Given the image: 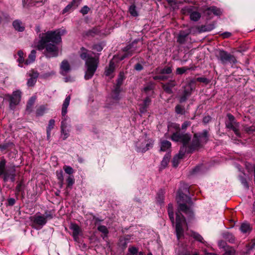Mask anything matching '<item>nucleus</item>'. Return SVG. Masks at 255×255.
Listing matches in <instances>:
<instances>
[{"label":"nucleus","mask_w":255,"mask_h":255,"mask_svg":"<svg viewBox=\"0 0 255 255\" xmlns=\"http://www.w3.org/2000/svg\"><path fill=\"white\" fill-rule=\"evenodd\" d=\"M56 176L58 180L63 183L64 181V177L63 171L62 170H57L56 171Z\"/></svg>","instance_id":"3c124183"},{"label":"nucleus","mask_w":255,"mask_h":255,"mask_svg":"<svg viewBox=\"0 0 255 255\" xmlns=\"http://www.w3.org/2000/svg\"><path fill=\"white\" fill-rule=\"evenodd\" d=\"M36 52L35 50H32L28 55V59L25 61V65H28L33 62L36 58Z\"/></svg>","instance_id":"a878e982"},{"label":"nucleus","mask_w":255,"mask_h":255,"mask_svg":"<svg viewBox=\"0 0 255 255\" xmlns=\"http://www.w3.org/2000/svg\"><path fill=\"white\" fill-rule=\"evenodd\" d=\"M61 74L63 76H65L70 71V66L67 60H63L60 66Z\"/></svg>","instance_id":"6ab92c4d"},{"label":"nucleus","mask_w":255,"mask_h":255,"mask_svg":"<svg viewBox=\"0 0 255 255\" xmlns=\"http://www.w3.org/2000/svg\"><path fill=\"white\" fill-rule=\"evenodd\" d=\"M63 169L67 174H68L69 175L72 174L74 173V169L70 166H64Z\"/></svg>","instance_id":"5fc2aeb1"},{"label":"nucleus","mask_w":255,"mask_h":255,"mask_svg":"<svg viewBox=\"0 0 255 255\" xmlns=\"http://www.w3.org/2000/svg\"><path fill=\"white\" fill-rule=\"evenodd\" d=\"M70 99L71 97L70 95L67 96L63 103L62 107L61 115L63 118L61 123V131L62 137L64 140L66 139L69 136V130H66L67 124L66 122L68 117L66 115L67 113V108L69 105Z\"/></svg>","instance_id":"0eeeda50"},{"label":"nucleus","mask_w":255,"mask_h":255,"mask_svg":"<svg viewBox=\"0 0 255 255\" xmlns=\"http://www.w3.org/2000/svg\"><path fill=\"white\" fill-rule=\"evenodd\" d=\"M197 81L200 82L207 83L208 82V79L204 77H198L197 79Z\"/></svg>","instance_id":"338daca9"},{"label":"nucleus","mask_w":255,"mask_h":255,"mask_svg":"<svg viewBox=\"0 0 255 255\" xmlns=\"http://www.w3.org/2000/svg\"><path fill=\"white\" fill-rule=\"evenodd\" d=\"M98 230L100 232L104 234L105 236H107L109 233L108 228L104 225H100L98 227Z\"/></svg>","instance_id":"09e8293b"},{"label":"nucleus","mask_w":255,"mask_h":255,"mask_svg":"<svg viewBox=\"0 0 255 255\" xmlns=\"http://www.w3.org/2000/svg\"><path fill=\"white\" fill-rule=\"evenodd\" d=\"M125 76L124 73L120 72L118 76V78L117 80V84L115 87L121 88V86L122 85Z\"/></svg>","instance_id":"4c0bfd02"},{"label":"nucleus","mask_w":255,"mask_h":255,"mask_svg":"<svg viewBox=\"0 0 255 255\" xmlns=\"http://www.w3.org/2000/svg\"><path fill=\"white\" fill-rule=\"evenodd\" d=\"M16 176V167L14 165H6V161L4 158L0 160V178L4 182L10 181L14 182Z\"/></svg>","instance_id":"423d86ee"},{"label":"nucleus","mask_w":255,"mask_h":255,"mask_svg":"<svg viewBox=\"0 0 255 255\" xmlns=\"http://www.w3.org/2000/svg\"><path fill=\"white\" fill-rule=\"evenodd\" d=\"M36 98L34 97H31L28 101L27 106H26V110L29 112L31 111V108L33 105Z\"/></svg>","instance_id":"79ce46f5"},{"label":"nucleus","mask_w":255,"mask_h":255,"mask_svg":"<svg viewBox=\"0 0 255 255\" xmlns=\"http://www.w3.org/2000/svg\"><path fill=\"white\" fill-rule=\"evenodd\" d=\"M169 158H170L168 154H166L164 156V157L161 162V164L163 167H165L167 165V164L169 161Z\"/></svg>","instance_id":"603ef678"},{"label":"nucleus","mask_w":255,"mask_h":255,"mask_svg":"<svg viewBox=\"0 0 255 255\" xmlns=\"http://www.w3.org/2000/svg\"><path fill=\"white\" fill-rule=\"evenodd\" d=\"M12 25L15 30L19 31L22 32L25 29V27L22 22L18 19L15 20L12 22Z\"/></svg>","instance_id":"412c9836"},{"label":"nucleus","mask_w":255,"mask_h":255,"mask_svg":"<svg viewBox=\"0 0 255 255\" xmlns=\"http://www.w3.org/2000/svg\"><path fill=\"white\" fill-rule=\"evenodd\" d=\"M168 213L170 220L173 224L174 223L173 206L172 204H169L168 205Z\"/></svg>","instance_id":"7c9ffc66"},{"label":"nucleus","mask_w":255,"mask_h":255,"mask_svg":"<svg viewBox=\"0 0 255 255\" xmlns=\"http://www.w3.org/2000/svg\"><path fill=\"white\" fill-rule=\"evenodd\" d=\"M193 91V89L191 84H188L184 86L183 93L179 98V102L181 103L185 102L191 95Z\"/></svg>","instance_id":"ddd939ff"},{"label":"nucleus","mask_w":255,"mask_h":255,"mask_svg":"<svg viewBox=\"0 0 255 255\" xmlns=\"http://www.w3.org/2000/svg\"><path fill=\"white\" fill-rule=\"evenodd\" d=\"M28 75L30 78L27 80V85L28 87H33L36 82L39 73L37 71L32 70L29 72Z\"/></svg>","instance_id":"f3484780"},{"label":"nucleus","mask_w":255,"mask_h":255,"mask_svg":"<svg viewBox=\"0 0 255 255\" xmlns=\"http://www.w3.org/2000/svg\"><path fill=\"white\" fill-rule=\"evenodd\" d=\"M209 137V134L207 129H204L202 132L195 133L191 143L189 144L188 141L187 144V152L191 153L203 146L208 142Z\"/></svg>","instance_id":"39448f33"},{"label":"nucleus","mask_w":255,"mask_h":255,"mask_svg":"<svg viewBox=\"0 0 255 255\" xmlns=\"http://www.w3.org/2000/svg\"><path fill=\"white\" fill-rule=\"evenodd\" d=\"M14 146V144L12 142L5 141L4 142L0 144V150L3 151L5 150L11 149Z\"/></svg>","instance_id":"b1692460"},{"label":"nucleus","mask_w":255,"mask_h":255,"mask_svg":"<svg viewBox=\"0 0 255 255\" xmlns=\"http://www.w3.org/2000/svg\"><path fill=\"white\" fill-rule=\"evenodd\" d=\"M177 200L178 206V211L176 213L175 229L176 236L179 240L183 235L184 227L187 226L185 219L180 212L184 213L191 218L193 216L192 210L186 205L187 203L189 205L192 203L189 196V188L188 185L184 184L182 188L179 189Z\"/></svg>","instance_id":"f257e3e1"},{"label":"nucleus","mask_w":255,"mask_h":255,"mask_svg":"<svg viewBox=\"0 0 255 255\" xmlns=\"http://www.w3.org/2000/svg\"><path fill=\"white\" fill-rule=\"evenodd\" d=\"M24 184L23 181H20L17 183V185L15 188V192L16 194L20 192L24 193Z\"/></svg>","instance_id":"f704fd0d"},{"label":"nucleus","mask_w":255,"mask_h":255,"mask_svg":"<svg viewBox=\"0 0 255 255\" xmlns=\"http://www.w3.org/2000/svg\"><path fill=\"white\" fill-rule=\"evenodd\" d=\"M244 129L247 133L251 134L255 131V127L254 126L249 127L246 125L244 126Z\"/></svg>","instance_id":"49530a36"},{"label":"nucleus","mask_w":255,"mask_h":255,"mask_svg":"<svg viewBox=\"0 0 255 255\" xmlns=\"http://www.w3.org/2000/svg\"><path fill=\"white\" fill-rule=\"evenodd\" d=\"M115 69V63L113 61L111 60L109 66L106 67L105 74L107 76H110L114 71Z\"/></svg>","instance_id":"4be33fe9"},{"label":"nucleus","mask_w":255,"mask_h":255,"mask_svg":"<svg viewBox=\"0 0 255 255\" xmlns=\"http://www.w3.org/2000/svg\"><path fill=\"white\" fill-rule=\"evenodd\" d=\"M207 11L208 14L213 13L215 15L220 16L222 14L221 9L215 6H212L208 8Z\"/></svg>","instance_id":"5701e85b"},{"label":"nucleus","mask_w":255,"mask_h":255,"mask_svg":"<svg viewBox=\"0 0 255 255\" xmlns=\"http://www.w3.org/2000/svg\"><path fill=\"white\" fill-rule=\"evenodd\" d=\"M80 56L83 60H85L86 71L84 76L85 80H88L92 78L96 71L99 63L98 56H92L91 52L82 47L81 48Z\"/></svg>","instance_id":"7ed1b4c3"},{"label":"nucleus","mask_w":255,"mask_h":255,"mask_svg":"<svg viewBox=\"0 0 255 255\" xmlns=\"http://www.w3.org/2000/svg\"><path fill=\"white\" fill-rule=\"evenodd\" d=\"M191 125V122L189 121H186L184 122L182 126H181V128L183 130H185L187 127H189Z\"/></svg>","instance_id":"0e129e2a"},{"label":"nucleus","mask_w":255,"mask_h":255,"mask_svg":"<svg viewBox=\"0 0 255 255\" xmlns=\"http://www.w3.org/2000/svg\"><path fill=\"white\" fill-rule=\"evenodd\" d=\"M134 69L138 71H141L143 69V66L140 63H137L134 66Z\"/></svg>","instance_id":"69168bd1"},{"label":"nucleus","mask_w":255,"mask_h":255,"mask_svg":"<svg viewBox=\"0 0 255 255\" xmlns=\"http://www.w3.org/2000/svg\"><path fill=\"white\" fill-rule=\"evenodd\" d=\"M128 12L133 17H136L138 16V12L137 11L136 7L134 3L132 4L129 7Z\"/></svg>","instance_id":"473e14b6"},{"label":"nucleus","mask_w":255,"mask_h":255,"mask_svg":"<svg viewBox=\"0 0 255 255\" xmlns=\"http://www.w3.org/2000/svg\"><path fill=\"white\" fill-rule=\"evenodd\" d=\"M89 10V8L87 6L85 5L81 8L80 12L83 14H86L88 13Z\"/></svg>","instance_id":"e2e57ef3"},{"label":"nucleus","mask_w":255,"mask_h":255,"mask_svg":"<svg viewBox=\"0 0 255 255\" xmlns=\"http://www.w3.org/2000/svg\"><path fill=\"white\" fill-rule=\"evenodd\" d=\"M240 229L241 231L243 233H249L252 230V228L250 225L247 223H244L241 224Z\"/></svg>","instance_id":"c756f323"},{"label":"nucleus","mask_w":255,"mask_h":255,"mask_svg":"<svg viewBox=\"0 0 255 255\" xmlns=\"http://www.w3.org/2000/svg\"><path fill=\"white\" fill-rule=\"evenodd\" d=\"M154 80L164 81L167 79V76L164 75H158L153 77Z\"/></svg>","instance_id":"bf43d9fd"},{"label":"nucleus","mask_w":255,"mask_h":255,"mask_svg":"<svg viewBox=\"0 0 255 255\" xmlns=\"http://www.w3.org/2000/svg\"><path fill=\"white\" fill-rule=\"evenodd\" d=\"M162 88L167 94H171L173 93L172 89L169 86V85L163 84L162 85Z\"/></svg>","instance_id":"864d4df0"},{"label":"nucleus","mask_w":255,"mask_h":255,"mask_svg":"<svg viewBox=\"0 0 255 255\" xmlns=\"http://www.w3.org/2000/svg\"><path fill=\"white\" fill-rule=\"evenodd\" d=\"M191 236L195 239L196 240L199 241L200 243H204V241L203 237L198 233L196 232H193L192 233Z\"/></svg>","instance_id":"a18cd8bd"},{"label":"nucleus","mask_w":255,"mask_h":255,"mask_svg":"<svg viewBox=\"0 0 255 255\" xmlns=\"http://www.w3.org/2000/svg\"><path fill=\"white\" fill-rule=\"evenodd\" d=\"M46 111V108L44 105L40 106L39 108H38L36 111V116L39 117L42 116L45 113Z\"/></svg>","instance_id":"ea45409f"},{"label":"nucleus","mask_w":255,"mask_h":255,"mask_svg":"<svg viewBox=\"0 0 255 255\" xmlns=\"http://www.w3.org/2000/svg\"><path fill=\"white\" fill-rule=\"evenodd\" d=\"M54 212L53 210H46L43 215L45 220H51L54 217Z\"/></svg>","instance_id":"a19ab883"},{"label":"nucleus","mask_w":255,"mask_h":255,"mask_svg":"<svg viewBox=\"0 0 255 255\" xmlns=\"http://www.w3.org/2000/svg\"><path fill=\"white\" fill-rule=\"evenodd\" d=\"M239 178L241 183L244 186V187L247 188H249V185L246 179L242 175L239 176Z\"/></svg>","instance_id":"6e6d98bb"},{"label":"nucleus","mask_w":255,"mask_h":255,"mask_svg":"<svg viewBox=\"0 0 255 255\" xmlns=\"http://www.w3.org/2000/svg\"><path fill=\"white\" fill-rule=\"evenodd\" d=\"M7 202L9 206H13L15 203V200L14 198H10L8 199Z\"/></svg>","instance_id":"774afa93"},{"label":"nucleus","mask_w":255,"mask_h":255,"mask_svg":"<svg viewBox=\"0 0 255 255\" xmlns=\"http://www.w3.org/2000/svg\"><path fill=\"white\" fill-rule=\"evenodd\" d=\"M151 103V100L149 97H147L143 102L142 104L140 105L139 111L142 114L145 113Z\"/></svg>","instance_id":"aec40b11"},{"label":"nucleus","mask_w":255,"mask_h":255,"mask_svg":"<svg viewBox=\"0 0 255 255\" xmlns=\"http://www.w3.org/2000/svg\"><path fill=\"white\" fill-rule=\"evenodd\" d=\"M55 126V121L53 119H51L49 121L48 125L46 129H48L49 130H51Z\"/></svg>","instance_id":"052dcab7"},{"label":"nucleus","mask_w":255,"mask_h":255,"mask_svg":"<svg viewBox=\"0 0 255 255\" xmlns=\"http://www.w3.org/2000/svg\"><path fill=\"white\" fill-rule=\"evenodd\" d=\"M178 255H191V252L186 248L182 247L176 251Z\"/></svg>","instance_id":"e433bc0d"},{"label":"nucleus","mask_w":255,"mask_h":255,"mask_svg":"<svg viewBox=\"0 0 255 255\" xmlns=\"http://www.w3.org/2000/svg\"><path fill=\"white\" fill-rule=\"evenodd\" d=\"M227 117L228 120L225 122L226 128L232 130L237 137H241V134L239 131L240 123L236 121L235 117L231 114H227Z\"/></svg>","instance_id":"1a4fd4ad"},{"label":"nucleus","mask_w":255,"mask_h":255,"mask_svg":"<svg viewBox=\"0 0 255 255\" xmlns=\"http://www.w3.org/2000/svg\"><path fill=\"white\" fill-rule=\"evenodd\" d=\"M194 8L195 7L193 6H185L181 9V12L183 14H190Z\"/></svg>","instance_id":"58836bf2"},{"label":"nucleus","mask_w":255,"mask_h":255,"mask_svg":"<svg viewBox=\"0 0 255 255\" xmlns=\"http://www.w3.org/2000/svg\"><path fill=\"white\" fill-rule=\"evenodd\" d=\"M98 32V30L97 28H94L92 29L88 30L86 34L88 36H94L95 34H97Z\"/></svg>","instance_id":"4d7b16f0"},{"label":"nucleus","mask_w":255,"mask_h":255,"mask_svg":"<svg viewBox=\"0 0 255 255\" xmlns=\"http://www.w3.org/2000/svg\"><path fill=\"white\" fill-rule=\"evenodd\" d=\"M223 238L231 243H233L235 241V238L233 235L228 232L223 234Z\"/></svg>","instance_id":"c9c22d12"},{"label":"nucleus","mask_w":255,"mask_h":255,"mask_svg":"<svg viewBox=\"0 0 255 255\" xmlns=\"http://www.w3.org/2000/svg\"><path fill=\"white\" fill-rule=\"evenodd\" d=\"M128 251L131 255H143L142 252H138V249L135 247H129Z\"/></svg>","instance_id":"37998d69"},{"label":"nucleus","mask_w":255,"mask_h":255,"mask_svg":"<svg viewBox=\"0 0 255 255\" xmlns=\"http://www.w3.org/2000/svg\"><path fill=\"white\" fill-rule=\"evenodd\" d=\"M217 59L223 65L228 63L235 64L237 61L236 57L231 53L223 49H219L216 54Z\"/></svg>","instance_id":"6e6552de"},{"label":"nucleus","mask_w":255,"mask_h":255,"mask_svg":"<svg viewBox=\"0 0 255 255\" xmlns=\"http://www.w3.org/2000/svg\"><path fill=\"white\" fill-rule=\"evenodd\" d=\"M21 99V92L16 91L12 93L10 97L9 106L11 109L13 110L16 105H18Z\"/></svg>","instance_id":"4468645a"},{"label":"nucleus","mask_w":255,"mask_h":255,"mask_svg":"<svg viewBox=\"0 0 255 255\" xmlns=\"http://www.w3.org/2000/svg\"><path fill=\"white\" fill-rule=\"evenodd\" d=\"M201 17V14L198 11H194V10L192 11L190 14V18L191 20L194 21H197Z\"/></svg>","instance_id":"2f4dec72"},{"label":"nucleus","mask_w":255,"mask_h":255,"mask_svg":"<svg viewBox=\"0 0 255 255\" xmlns=\"http://www.w3.org/2000/svg\"><path fill=\"white\" fill-rule=\"evenodd\" d=\"M173 141H180L182 143V146L180 148L179 154L176 155L173 159V165L176 167L178 164V160L182 158L185 153L187 152V144L191 139V136L188 133H182L180 131H177L173 133L171 137Z\"/></svg>","instance_id":"20e7f679"},{"label":"nucleus","mask_w":255,"mask_h":255,"mask_svg":"<svg viewBox=\"0 0 255 255\" xmlns=\"http://www.w3.org/2000/svg\"><path fill=\"white\" fill-rule=\"evenodd\" d=\"M171 143L170 141L164 140L161 141L160 150L165 151L171 147Z\"/></svg>","instance_id":"c85d7f7f"},{"label":"nucleus","mask_w":255,"mask_h":255,"mask_svg":"<svg viewBox=\"0 0 255 255\" xmlns=\"http://www.w3.org/2000/svg\"><path fill=\"white\" fill-rule=\"evenodd\" d=\"M172 72V69L171 67H165L160 70L159 73L161 74H169Z\"/></svg>","instance_id":"de8ad7c7"},{"label":"nucleus","mask_w":255,"mask_h":255,"mask_svg":"<svg viewBox=\"0 0 255 255\" xmlns=\"http://www.w3.org/2000/svg\"><path fill=\"white\" fill-rule=\"evenodd\" d=\"M155 87V84L154 83L149 82L147 83L143 88V90L146 93H148L150 91H152L153 93V89Z\"/></svg>","instance_id":"72a5a7b5"},{"label":"nucleus","mask_w":255,"mask_h":255,"mask_svg":"<svg viewBox=\"0 0 255 255\" xmlns=\"http://www.w3.org/2000/svg\"><path fill=\"white\" fill-rule=\"evenodd\" d=\"M189 34V31H186L183 30L180 31L177 38V42L180 44H183L185 43L186 41H187V37Z\"/></svg>","instance_id":"a211bd4d"},{"label":"nucleus","mask_w":255,"mask_h":255,"mask_svg":"<svg viewBox=\"0 0 255 255\" xmlns=\"http://www.w3.org/2000/svg\"><path fill=\"white\" fill-rule=\"evenodd\" d=\"M17 56H18V58L17 59V61L18 62L19 64L18 66L20 67H22V64H24L25 65V61L24 59V53L21 50H19L17 52Z\"/></svg>","instance_id":"393cba45"},{"label":"nucleus","mask_w":255,"mask_h":255,"mask_svg":"<svg viewBox=\"0 0 255 255\" xmlns=\"http://www.w3.org/2000/svg\"><path fill=\"white\" fill-rule=\"evenodd\" d=\"M175 111L176 114L184 115L185 114V108L180 105H177L175 108Z\"/></svg>","instance_id":"c03bdc74"},{"label":"nucleus","mask_w":255,"mask_h":255,"mask_svg":"<svg viewBox=\"0 0 255 255\" xmlns=\"http://www.w3.org/2000/svg\"><path fill=\"white\" fill-rule=\"evenodd\" d=\"M69 228L72 231V237L74 240L75 242H78L79 240V236L82 233L81 228L75 223H71Z\"/></svg>","instance_id":"2eb2a0df"},{"label":"nucleus","mask_w":255,"mask_h":255,"mask_svg":"<svg viewBox=\"0 0 255 255\" xmlns=\"http://www.w3.org/2000/svg\"><path fill=\"white\" fill-rule=\"evenodd\" d=\"M153 146V142L149 141L147 142L145 139L143 141H139L136 144V151L137 152H145L150 148H152Z\"/></svg>","instance_id":"f8f14e48"},{"label":"nucleus","mask_w":255,"mask_h":255,"mask_svg":"<svg viewBox=\"0 0 255 255\" xmlns=\"http://www.w3.org/2000/svg\"><path fill=\"white\" fill-rule=\"evenodd\" d=\"M80 4L79 0H72L62 11V14L70 13L76 9Z\"/></svg>","instance_id":"dca6fc26"},{"label":"nucleus","mask_w":255,"mask_h":255,"mask_svg":"<svg viewBox=\"0 0 255 255\" xmlns=\"http://www.w3.org/2000/svg\"><path fill=\"white\" fill-rule=\"evenodd\" d=\"M188 69L185 67L177 68L176 70V73L177 74L181 75L184 73Z\"/></svg>","instance_id":"13d9d810"},{"label":"nucleus","mask_w":255,"mask_h":255,"mask_svg":"<svg viewBox=\"0 0 255 255\" xmlns=\"http://www.w3.org/2000/svg\"><path fill=\"white\" fill-rule=\"evenodd\" d=\"M165 192L164 190L160 189L157 193V195L156 197L157 202L159 204H162L164 203V194Z\"/></svg>","instance_id":"bb28decb"},{"label":"nucleus","mask_w":255,"mask_h":255,"mask_svg":"<svg viewBox=\"0 0 255 255\" xmlns=\"http://www.w3.org/2000/svg\"><path fill=\"white\" fill-rule=\"evenodd\" d=\"M67 187L71 188L72 186L75 183V179L73 176H69L67 179Z\"/></svg>","instance_id":"8fccbe9b"},{"label":"nucleus","mask_w":255,"mask_h":255,"mask_svg":"<svg viewBox=\"0 0 255 255\" xmlns=\"http://www.w3.org/2000/svg\"><path fill=\"white\" fill-rule=\"evenodd\" d=\"M223 255H235V251L233 249H230L226 250Z\"/></svg>","instance_id":"680f3d73"},{"label":"nucleus","mask_w":255,"mask_h":255,"mask_svg":"<svg viewBox=\"0 0 255 255\" xmlns=\"http://www.w3.org/2000/svg\"><path fill=\"white\" fill-rule=\"evenodd\" d=\"M66 33V30L58 29L39 34V40L36 45L37 49L42 50L45 49L47 57L57 56L58 48L56 45L61 42V36Z\"/></svg>","instance_id":"f03ea898"},{"label":"nucleus","mask_w":255,"mask_h":255,"mask_svg":"<svg viewBox=\"0 0 255 255\" xmlns=\"http://www.w3.org/2000/svg\"><path fill=\"white\" fill-rule=\"evenodd\" d=\"M30 221L33 224V228L36 230L42 229L47 222L44 216L40 215L39 213H36L34 216L31 217Z\"/></svg>","instance_id":"9b49d317"},{"label":"nucleus","mask_w":255,"mask_h":255,"mask_svg":"<svg viewBox=\"0 0 255 255\" xmlns=\"http://www.w3.org/2000/svg\"><path fill=\"white\" fill-rule=\"evenodd\" d=\"M139 41V39H135L132 43L129 44L123 48V54H121L120 57L121 60H124L127 57L131 56L136 52H140L137 45V43Z\"/></svg>","instance_id":"9d476101"},{"label":"nucleus","mask_w":255,"mask_h":255,"mask_svg":"<svg viewBox=\"0 0 255 255\" xmlns=\"http://www.w3.org/2000/svg\"><path fill=\"white\" fill-rule=\"evenodd\" d=\"M121 91V88L115 87V88L112 93V97L114 100L116 101H118L120 100V93Z\"/></svg>","instance_id":"cd10ccee"}]
</instances>
